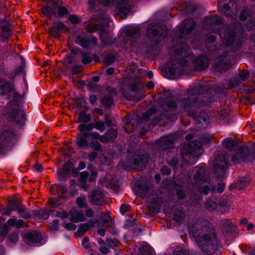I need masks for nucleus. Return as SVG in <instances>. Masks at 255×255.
<instances>
[{
    "instance_id": "nucleus-1",
    "label": "nucleus",
    "mask_w": 255,
    "mask_h": 255,
    "mask_svg": "<svg viewBox=\"0 0 255 255\" xmlns=\"http://www.w3.org/2000/svg\"><path fill=\"white\" fill-rule=\"evenodd\" d=\"M189 230L203 254L211 255L217 250L219 241L215 230L207 221H198L189 227Z\"/></svg>"
},
{
    "instance_id": "nucleus-55",
    "label": "nucleus",
    "mask_w": 255,
    "mask_h": 255,
    "mask_svg": "<svg viewBox=\"0 0 255 255\" xmlns=\"http://www.w3.org/2000/svg\"><path fill=\"white\" fill-rule=\"evenodd\" d=\"M21 206L17 201L12 200L9 201L7 205L8 208L12 211H18Z\"/></svg>"
},
{
    "instance_id": "nucleus-52",
    "label": "nucleus",
    "mask_w": 255,
    "mask_h": 255,
    "mask_svg": "<svg viewBox=\"0 0 255 255\" xmlns=\"http://www.w3.org/2000/svg\"><path fill=\"white\" fill-rule=\"evenodd\" d=\"M241 81L239 76H237V75H235L233 78L231 79L229 81V88H233L238 85H239Z\"/></svg>"
},
{
    "instance_id": "nucleus-64",
    "label": "nucleus",
    "mask_w": 255,
    "mask_h": 255,
    "mask_svg": "<svg viewBox=\"0 0 255 255\" xmlns=\"http://www.w3.org/2000/svg\"><path fill=\"white\" fill-rule=\"evenodd\" d=\"M250 15V11L247 8H244L241 12L240 18L242 21L246 20Z\"/></svg>"
},
{
    "instance_id": "nucleus-30",
    "label": "nucleus",
    "mask_w": 255,
    "mask_h": 255,
    "mask_svg": "<svg viewBox=\"0 0 255 255\" xmlns=\"http://www.w3.org/2000/svg\"><path fill=\"white\" fill-rule=\"evenodd\" d=\"M222 23V18L217 15H214L207 18L204 21V25H209L211 27L219 25Z\"/></svg>"
},
{
    "instance_id": "nucleus-44",
    "label": "nucleus",
    "mask_w": 255,
    "mask_h": 255,
    "mask_svg": "<svg viewBox=\"0 0 255 255\" xmlns=\"http://www.w3.org/2000/svg\"><path fill=\"white\" fill-rule=\"evenodd\" d=\"M11 226H15L17 228H20L25 226V222L22 220H16L14 217L9 219L6 223Z\"/></svg>"
},
{
    "instance_id": "nucleus-35",
    "label": "nucleus",
    "mask_w": 255,
    "mask_h": 255,
    "mask_svg": "<svg viewBox=\"0 0 255 255\" xmlns=\"http://www.w3.org/2000/svg\"><path fill=\"white\" fill-rule=\"evenodd\" d=\"M113 0H89L88 1L89 10L92 11L95 9L96 6L98 3L104 4L105 5H109Z\"/></svg>"
},
{
    "instance_id": "nucleus-15",
    "label": "nucleus",
    "mask_w": 255,
    "mask_h": 255,
    "mask_svg": "<svg viewBox=\"0 0 255 255\" xmlns=\"http://www.w3.org/2000/svg\"><path fill=\"white\" fill-rule=\"evenodd\" d=\"M15 140V134L11 131H5L0 134V152L4 147L12 144Z\"/></svg>"
},
{
    "instance_id": "nucleus-26",
    "label": "nucleus",
    "mask_w": 255,
    "mask_h": 255,
    "mask_svg": "<svg viewBox=\"0 0 255 255\" xmlns=\"http://www.w3.org/2000/svg\"><path fill=\"white\" fill-rule=\"evenodd\" d=\"M10 31V25L7 21H0V35L2 40L4 41L9 37Z\"/></svg>"
},
{
    "instance_id": "nucleus-50",
    "label": "nucleus",
    "mask_w": 255,
    "mask_h": 255,
    "mask_svg": "<svg viewBox=\"0 0 255 255\" xmlns=\"http://www.w3.org/2000/svg\"><path fill=\"white\" fill-rule=\"evenodd\" d=\"M42 13L47 17L56 15V11L50 6H44L42 8Z\"/></svg>"
},
{
    "instance_id": "nucleus-28",
    "label": "nucleus",
    "mask_w": 255,
    "mask_h": 255,
    "mask_svg": "<svg viewBox=\"0 0 255 255\" xmlns=\"http://www.w3.org/2000/svg\"><path fill=\"white\" fill-rule=\"evenodd\" d=\"M97 221H98L97 220H91L89 221L87 223L81 224L79 226V228L77 231V234L79 236H83L85 233L89 230L90 228H91L94 226Z\"/></svg>"
},
{
    "instance_id": "nucleus-51",
    "label": "nucleus",
    "mask_w": 255,
    "mask_h": 255,
    "mask_svg": "<svg viewBox=\"0 0 255 255\" xmlns=\"http://www.w3.org/2000/svg\"><path fill=\"white\" fill-rule=\"evenodd\" d=\"M19 215L22 218L25 219H30L31 218V215L30 213H29L27 209L24 208L22 205L20 206L19 209L17 211Z\"/></svg>"
},
{
    "instance_id": "nucleus-32",
    "label": "nucleus",
    "mask_w": 255,
    "mask_h": 255,
    "mask_svg": "<svg viewBox=\"0 0 255 255\" xmlns=\"http://www.w3.org/2000/svg\"><path fill=\"white\" fill-rule=\"evenodd\" d=\"M183 184L182 183H178L176 180L173 183V188L176 191V195L179 200L185 199L186 195L182 190Z\"/></svg>"
},
{
    "instance_id": "nucleus-31",
    "label": "nucleus",
    "mask_w": 255,
    "mask_h": 255,
    "mask_svg": "<svg viewBox=\"0 0 255 255\" xmlns=\"http://www.w3.org/2000/svg\"><path fill=\"white\" fill-rule=\"evenodd\" d=\"M73 168V165L70 161H67L63 165L61 170L58 171V175L60 177H65L69 175L71 170Z\"/></svg>"
},
{
    "instance_id": "nucleus-27",
    "label": "nucleus",
    "mask_w": 255,
    "mask_h": 255,
    "mask_svg": "<svg viewBox=\"0 0 255 255\" xmlns=\"http://www.w3.org/2000/svg\"><path fill=\"white\" fill-rule=\"evenodd\" d=\"M70 220L72 222L76 223L84 221L86 219L84 213L81 211H78L75 209H72L69 211Z\"/></svg>"
},
{
    "instance_id": "nucleus-56",
    "label": "nucleus",
    "mask_w": 255,
    "mask_h": 255,
    "mask_svg": "<svg viewBox=\"0 0 255 255\" xmlns=\"http://www.w3.org/2000/svg\"><path fill=\"white\" fill-rule=\"evenodd\" d=\"M79 57L81 58L82 62L84 64H87L92 62V58L88 55V54L82 52L80 50Z\"/></svg>"
},
{
    "instance_id": "nucleus-46",
    "label": "nucleus",
    "mask_w": 255,
    "mask_h": 255,
    "mask_svg": "<svg viewBox=\"0 0 255 255\" xmlns=\"http://www.w3.org/2000/svg\"><path fill=\"white\" fill-rule=\"evenodd\" d=\"M204 204L205 208L209 211L215 210L218 206V203L212 200L211 198H208Z\"/></svg>"
},
{
    "instance_id": "nucleus-5",
    "label": "nucleus",
    "mask_w": 255,
    "mask_h": 255,
    "mask_svg": "<svg viewBox=\"0 0 255 255\" xmlns=\"http://www.w3.org/2000/svg\"><path fill=\"white\" fill-rule=\"evenodd\" d=\"M110 18L103 12L99 14H95L92 18L86 23V29L88 31L94 32L99 31L100 38L102 42L104 44H108L111 42L110 38H105V27L107 26L110 22Z\"/></svg>"
},
{
    "instance_id": "nucleus-37",
    "label": "nucleus",
    "mask_w": 255,
    "mask_h": 255,
    "mask_svg": "<svg viewBox=\"0 0 255 255\" xmlns=\"http://www.w3.org/2000/svg\"><path fill=\"white\" fill-rule=\"evenodd\" d=\"M53 214L55 215V212L53 211H45L43 209L39 210H35L33 211V215L35 217H38L41 219H47L48 218L49 215Z\"/></svg>"
},
{
    "instance_id": "nucleus-59",
    "label": "nucleus",
    "mask_w": 255,
    "mask_h": 255,
    "mask_svg": "<svg viewBox=\"0 0 255 255\" xmlns=\"http://www.w3.org/2000/svg\"><path fill=\"white\" fill-rule=\"evenodd\" d=\"M91 120L90 116L84 111H81L79 117V122L87 123Z\"/></svg>"
},
{
    "instance_id": "nucleus-22",
    "label": "nucleus",
    "mask_w": 255,
    "mask_h": 255,
    "mask_svg": "<svg viewBox=\"0 0 255 255\" xmlns=\"http://www.w3.org/2000/svg\"><path fill=\"white\" fill-rule=\"evenodd\" d=\"M67 30L66 26L62 22H54L48 31V33L54 37H57L62 31Z\"/></svg>"
},
{
    "instance_id": "nucleus-38",
    "label": "nucleus",
    "mask_w": 255,
    "mask_h": 255,
    "mask_svg": "<svg viewBox=\"0 0 255 255\" xmlns=\"http://www.w3.org/2000/svg\"><path fill=\"white\" fill-rule=\"evenodd\" d=\"M218 205L220 208L225 209L226 211H228L231 207L232 203L228 197L224 195L219 200Z\"/></svg>"
},
{
    "instance_id": "nucleus-23",
    "label": "nucleus",
    "mask_w": 255,
    "mask_h": 255,
    "mask_svg": "<svg viewBox=\"0 0 255 255\" xmlns=\"http://www.w3.org/2000/svg\"><path fill=\"white\" fill-rule=\"evenodd\" d=\"M131 3L128 0H120L116 6V10L118 13H124L125 16H121L122 19L127 17V14L129 12L131 8Z\"/></svg>"
},
{
    "instance_id": "nucleus-48",
    "label": "nucleus",
    "mask_w": 255,
    "mask_h": 255,
    "mask_svg": "<svg viewBox=\"0 0 255 255\" xmlns=\"http://www.w3.org/2000/svg\"><path fill=\"white\" fill-rule=\"evenodd\" d=\"M249 183V180L246 178H242L235 184V187L239 190H242Z\"/></svg>"
},
{
    "instance_id": "nucleus-57",
    "label": "nucleus",
    "mask_w": 255,
    "mask_h": 255,
    "mask_svg": "<svg viewBox=\"0 0 255 255\" xmlns=\"http://www.w3.org/2000/svg\"><path fill=\"white\" fill-rule=\"evenodd\" d=\"M76 203L77 205L81 208H86L88 207L86 203V198L84 196L77 198L76 199Z\"/></svg>"
},
{
    "instance_id": "nucleus-24",
    "label": "nucleus",
    "mask_w": 255,
    "mask_h": 255,
    "mask_svg": "<svg viewBox=\"0 0 255 255\" xmlns=\"http://www.w3.org/2000/svg\"><path fill=\"white\" fill-rule=\"evenodd\" d=\"M13 90L12 85L3 80L0 79V95L6 96L8 98L11 97V93Z\"/></svg>"
},
{
    "instance_id": "nucleus-20",
    "label": "nucleus",
    "mask_w": 255,
    "mask_h": 255,
    "mask_svg": "<svg viewBox=\"0 0 255 255\" xmlns=\"http://www.w3.org/2000/svg\"><path fill=\"white\" fill-rule=\"evenodd\" d=\"M196 23L191 19H186L181 23L179 31L180 34H187L190 33L195 28Z\"/></svg>"
},
{
    "instance_id": "nucleus-2",
    "label": "nucleus",
    "mask_w": 255,
    "mask_h": 255,
    "mask_svg": "<svg viewBox=\"0 0 255 255\" xmlns=\"http://www.w3.org/2000/svg\"><path fill=\"white\" fill-rule=\"evenodd\" d=\"M205 90L202 84L197 83L187 89V97L179 98L176 101L167 100L165 102V106L169 110L174 111H183L188 117L195 118L197 109L202 105L198 101V95L203 94Z\"/></svg>"
},
{
    "instance_id": "nucleus-53",
    "label": "nucleus",
    "mask_w": 255,
    "mask_h": 255,
    "mask_svg": "<svg viewBox=\"0 0 255 255\" xmlns=\"http://www.w3.org/2000/svg\"><path fill=\"white\" fill-rule=\"evenodd\" d=\"M156 111L155 109L152 108L150 110H148L146 112L143 113L142 115V116L139 120V121L141 122V121H148L149 120V117L151 116L152 114H153Z\"/></svg>"
},
{
    "instance_id": "nucleus-36",
    "label": "nucleus",
    "mask_w": 255,
    "mask_h": 255,
    "mask_svg": "<svg viewBox=\"0 0 255 255\" xmlns=\"http://www.w3.org/2000/svg\"><path fill=\"white\" fill-rule=\"evenodd\" d=\"M89 136L88 132H84L80 133L76 139V143L80 147H84L88 145V141L87 138Z\"/></svg>"
},
{
    "instance_id": "nucleus-40",
    "label": "nucleus",
    "mask_w": 255,
    "mask_h": 255,
    "mask_svg": "<svg viewBox=\"0 0 255 255\" xmlns=\"http://www.w3.org/2000/svg\"><path fill=\"white\" fill-rule=\"evenodd\" d=\"M80 49L73 48L71 50L69 56L67 58V62L69 64H72L76 62V57L79 56Z\"/></svg>"
},
{
    "instance_id": "nucleus-41",
    "label": "nucleus",
    "mask_w": 255,
    "mask_h": 255,
    "mask_svg": "<svg viewBox=\"0 0 255 255\" xmlns=\"http://www.w3.org/2000/svg\"><path fill=\"white\" fill-rule=\"evenodd\" d=\"M148 185H144L143 186H138L137 189L136 191V194L142 198L146 197L149 191Z\"/></svg>"
},
{
    "instance_id": "nucleus-10",
    "label": "nucleus",
    "mask_w": 255,
    "mask_h": 255,
    "mask_svg": "<svg viewBox=\"0 0 255 255\" xmlns=\"http://www.w3.org/2000/svg\"><path fill=\"white\" fill-rule=\"evenodd\" d=\"M219 7L225 15L233 17L238 12V5L235 0H219Z\"/></svg>"
},
{
    "instance_id": "nucleus-16",
    "label": "nucleus",
    "mask_w": 255,
    "mask_h": 255,
    "mask_svg": "<svg viewBox=\"0 0 255 255\" xmlns=\"http://www.w3.org/2000/svg\"><path fill=\"white\" fill-rule=\"evenodd\" d=\"M175 138L173 135H169L160 137L157 141L158 149L161 150H165L173 147Z\"/></svg>"
},
{
    "instance_id": "nucleus-6",
    "label": "nucleus",
    "mask_w": 255,
    "mask_h": 255,
    "mask_svg": "<svg viewBox=\"0 0 255 255\" xmlns=\"http://www.w3.org/2000/svg\"><path fill=\"white\" fill-rule=\"evenodd\" d=\"M142 89V84L139 75L133 73H129L126 78L122 87L124 95L130 100H139L140 99V91Z\"/></svg>"
},
{
    "instance_id": "nucleus-29",
    "label": "nucleus",
    "mask_w": 255,
    "mask_h": 255,
    "mask_svg": "<svg viewBox=\"0 0 255 255\" xmlns=\"http://www.w3.org/2000/svg\"><path fill=\"white\" fill-rule=\"evenodd\" d=\"M123 121L125 122V126H124L125 130L126 132L130 133L132 132L137 126L138 124V119H129L125 117Z\"/></svg>"
},
{
    "instance_id": "nucleus-4",
    "label": "nucleus",
    "mask_w": 255,
    "mask_h": 255,
    "mask_svg": "<svg viewBox=\"0 0 255 255\" xmlns=\"http://www.w3.org/2000/svg\"><path fill=\"white\" fill-rule=\"evenodd\" d=\"M189 46L181 38L179 43L174 48V51L177 57L176 59L172 60L165 66V71L169 74V78L173 79L182 73L183 67H188L190 65L189 60L185 58L189 57L190 54Z\"/></svg>"
},
{
    "instance_id": "nucleus-12",
    "label": "nucleus",
    "mask_w": 255,
    "mask_h": 255,
    "mask_svg": "<svg viewBox=\"0 0 255 255\" xmlns=\"http://www.w3.org/2000/svg\"><path fill=\"white\" fill-rule=\"evenodd\" d=\"M124 30L126 35L123 38V41L130 46L136 43L140 37V31L138 27L131 26L126 28Z\"/></svg>"
},
{
    "instance_id": "nucleus-21",
    "label": "nucleus",
    "mask_w": 255,
    "mask_h": 255,
    "mask_svg": "<svg viewBox=\"0 0 255 255\" xmlns=\"http://www.w3.org/2000/svg\"><path fill=\"white\" fill-rule=\"evenodd\" d=\"M193 172H194L193 178L195 181L194 183L199 181L205 182L206 181L205 167L204 165L194 167L193 169Z\"/></svg>"
},
{
    "instance_id": "nucleus-9",
    "label": "nucleus",
    "mask_w": 255,
    "mask_h": 255,
    "mask_svg": "<svg viewBox=\"0 0 255 255\" xmlns=\"http://www.w3.org/2000/svg\"><path fill=\"white\" fill-rule=\"evenodd\" d=\"M146 34L151 41L157 43L166 37L167 29L165 25L153 22L148 25Z\"/></svg>"
},
{
    "instance_id": "nucleus-13",
    "label": "nucleus",
    "mask_w": 255,
    "mask_h": 255,
    "mask_svg": "<svg viewBox=\"0 0 255 255\" xmlns=\"http://www.w3.org/2000/svg\"><path fill=\"white\" fill-rule=\"evenodd\" d=\"M89 201L92 205L102 206L105 204L104 194L100 189L92 190L88 196Z\"/></svg>"
},
{
    "instance_id": "nucleus-60",
    "label": "nucleus",
    "mask_w": 255,
    "mask_h": 255,
    "mask_svg": "<svg viewBox=\"0 0 255 255\" xmlns=\"http://www.w3.org/2000/svg\"><path fill=\"white\" fill-rule=\"evenodd\" d=\"M167 163L172 167L174 170H175L177 168V165L179 162L177 157H174L172 158L167 159Z\"/></svg>"
},
{
    "instance_id": "nucleus-14",
    "label": "nucleus",
    "mask_w": 255,
    "mask_h": 255,
    "mask_svg": "<svg viewBox=\"0 0 255 255\" xmlns=\"http://www.w3.org/2000/svg\"><path fill=\"white\" fill-rule=\"evenodd\" d=\"M11 110V111L9 114L10 121L14 122L18 127L23 126L26 120L25 114L19 108H12Z\"/></svg>"
},
{
    "instance_id": "nucleus-3",
    "label": "nucleus",
    "mask_w": 255,
    "mask_h": 255,
    "mask_svg": "<svg viewBox=\"0 0 255 255\" xmlns=\"http://www.w3.org/2000/svg\"><path fill=\"white\" fill-rule=\"evenodd\" d=\"M223 43L226 45V49L219 53L213 65L217 71L219 72L226 71L231 67V63L229 57V52H236L241 44L237 41L236 34L234 29L229 27L227 28L223 38Z\"/></svg>"
},
{
    "instance_id": "nucleus-34",
    "label": "nucleus",
    "mask_w": 255,
    "mask_h": 255,
    "mask_svg": "<svg viewBox=\"0 0 255 255\" xmlns=\"http://www.w3.org/2000/svg\"><path fill=\"white\" fill-rule=\"evenodd\" d=\"M11 96H12V100L10 102L8 106L10 109L18 108L19 106V103L21 99V96L16 93L14 90H12V92L11 93Z\"/></svg>"
},
{
    "instance_id": "nucleus-8",
    "label": "nucleus",
    "mask_w": 255,
    "mask_h": 255,
    "mask_svg": "<svg viewBox=\"0 0 255 255\" xmlns=\"http://www.w3.org/2000/svg\"><path fill=\"white\" fill-rule=\"evenodd\" d=\"M224 144L230 151H234L238 148L236 153L231 157V160L235 164L247 161L250 156L251 151L246 144L239 145L238 143L232 138H226Z\"/></svg>"
},
{
    "instance_id": "nucleus-58",
    "label": "nucleus",
    "mask_w": 255,
    "mask_h": 255,
    "mask_svg": "<svg viewBox=\"0 0 255 255\" xmlns=\"http://www.w3.org/2000/svg\"><path fill=\"white\" fill-rule=\"evenodd\" d=\"M115 60V57L112 54H108L104 57V62L107 66L112 64Z\"/></svg>"
},
{
    "instance_id": "nucleus-19",
    "label": "nucleus",
    "mask_w": 255,
    "mask_h": 255,
    "mask_svg": "<svg viewBox=\"0 0 255 255\" xmlns=\"http://www.w3.org/2000/svg\"><path fill=\"white\" fill-rule=\"evenodd\" d=\"M209 58L204 56H201L194 61V67L196 71H202L207 68L210 64Z\"/></svg>"
},
{
    "instance_id": "nucleus-18",
    "label": "nucleus",
    "mask_w": 255,
    "mask_h": 255,
    "mask_svg": "<svg viewBox=\"0 0 255 255\" xmlns=\"http://www.w3.org/2000/svg\"><path fill=\"white\" fill-rule=\"evenodd\" d=\"M42 237L41 233L37 231H31L26 233L23 235V240L27 245L39 244L41 242Z\"/></svg>"
},
{
    "instance_id": "nucleus-54",
    "label": "nucleus",
    "mask_w": 255,
    "mask_h": 255,
    "mask_svg": "<svg viewBox=\"0 0 255 255\" xmlns=\"http://www.w3.org/2000/svg\"><path fill=\"white\" fill-rule=\"evenodd\" d=\"M216 41V37L214 35H209L207 36L206 40V46L209 51H215V49L211 47L210 44Z\"/></svg>"
},
{
    "instance_id": "nucleus-63",
    "label": "nucleus",
    "mask_w": 255,
    "mask_h": 255,
    "mask_svg": "<svg viewBox=\"0 0 255 255\" xmlns=\"http://www.w3.org/2000/svg\"><path fill=\"white\" fill-rule=\"evenodd\" d=\"M224 229L226 231H230L232 228V223L230 220L224 219L222 221Z\"/></svg>"
},
{
    "instance_id": "nucleus-62",
    "label": "nucleus",
    "mask_w": 255,
    "mask_h": 255,
    "mask_svg": "<svg viewBox=\"0 0 255 255\" xmlns=\"http://www.w3.org/2000/svg\"><path fill=\"white\" fill-rule=\"evenodd\" d=\"M86 103L85 99L84 97H78L75 99V104L76 105L77 107L79 109H81L84 107V104Z\"/></svg>"
},
{
    "instance_id": "nucleus-43",
    "label": "nucleus",
    "mask_w": 255,
    "mask_h": 255,
    "mask_svg": "<svg viewBox=\"0 0 255 255\" xmlns=\"http://www.w3.org/2000/svg\"><path fill=\"white\" fill-rule=\"evenodd\" d=\"M101 101L104 106L109 108L114 104V97L109 95H105L101 98Z\"/></svg>"
},
{
    "instance_id": "nucleus-39",
    "label": "nucleus",
    "mask_w": 255,
    "mask_h": 255,
    "mask_svg": "<svg viewBox=\"0 0 255 255\" xmlns=\"http://www.w3.org/2000/svg\"><path fill=\"white\" fill-rule=\"evenodd\" d=\"M147 162L148 158L145 155L136 156L133 158V163L136 166H144Z\"/></svg>"
},
{
    "instance_id": "nucleus-25",
    "label": "nucleus",
    "mask_w": 255,
    "mask_h": 255,
    "mask_svg": "<svg viewBox=\"0 0 255 255\" xmlns=\"http://www.w3.org/2000/svg\"><path fill=\"white\" fill-rule=\"evenodd\" d=\"M118 131L114 128H110L101 136L100 140L103 143L113 142L117 137Z\"/></svg>"
},
{
    "instance_id": "nucleus-61",
    "label": "nucleus",
    "mask_w": 255,
    "mask_h": 255,
    "mask_svg": "<svg viewBox=\"0 0 255 255\" xmlns=\"http://www.w3.org/2000/svg\"><path fill=\"white\" fill-rule=\"evenodd\" d=\"M198 8V6L195 5L193 4H188L186 5L185 7V12L187 15H190L193 11H194L196 9H197Z\"/></svg>"
},
{
    "instance_id": "nucleus-45",
    "label": "nucleus",
    "mask_w": 255,
    "mask_h": 255,
    "mask_svg": "<svg viewBox=\"0 0 255 255\" xmlns=\"http://www.w3.org/2000/svg\"><path fill=\"white\" fill-rule=\"evenodd\" d=\"M216 190V186L212 184L209 185H204L200 187L199 191L201 193L207 194L209 192H214Z\"/></svg>"
},
{
    "instance_id": "nucleus-11",
    "label": "nucleus",
    "mask_w": 255,
    "mask_h": 255,
    "mask_svg": "<svg viewBox=\"0 0 255 255\" xmlns=\"http://www.w3.org/2000/svg\"><path fill=\"white\" fill-rule=\"evenodd\" d=\"M227 156L228 155L226 152L221 153L215 158L214 168L215 176L220 179L223 178L225 174V168L227 165Z\"/></svg>"
},
{
    "instance_id": "nucleus-7",
    "label": "nucleus",
    "mask_w": 255,
    "mask_h": 255,
    "mask_svg": "<svg viewBox=\"0 0 255 255\" xmlns=\"http://www.w3.org/2000/svg\"><path fill=\"white\" fill-rule=\"evenodd\" d=\"M201 141L195 140L188 144H185L181 148L180 153L184 160L186 162H189L191 157H195L199 156L202 153V142L209 143L211 141V138L208 135H203L200 137Z\"/></svg>"
},
{
    "instance_id": "nucleus-17",
    "label": "nucleus",
    "mask_w": 255,
    "mask_h": 255,
    "mask_svg": "<svg viewBox=\"0 0 255 255\" xmlns=\"http://www.w3.org/2000/svg\"><path fill=\"white\" fill-rule=\"evenodd\" d=\"M198 95V101L200 103H201L202 105H200V107L197 109L196 111V116L194 118L193 117H191L195 121L196 124H198L201 123V120H202L203 122L207 123L208 122L209 117L207 114L205 112V111L201 110L198 112V110L199 109L205 105H208L209 102L206 101L205 100H201L199 98V96Z\"/></svg>"
},
{
    "instance_id": "nucleus-42",
    "label": "nucleus",
    "mask_w": 255,
    "mask_h": 255,
    "mask_svg": "<svg viewBox=\"0 0 255 255\" xmlns=\"http://www.w3.org/2000/svg\"><path fill=\"white\" fill-rule=\"evenodd\" d=\"M75 42L84 48L88 47L91 43V39L88 38L78 35L76 40Z\"/></svg>"
},
{
    "instance_id": "nucleus-33",
    "label": "nucleus",
    "mask_w": 255,
    "mask_h": 255,
    "mask_svg": "<svg viewBox=\"0 0 255 255\" xmlns=\"http://www.w3.org/2000/svg\"><path fill=\"white\" fill-rule=\"evenodd\" d=\"M62 1L59 0H57V2L53 1L52 4H51L53 8L58 9V13L61 17L68 13V9L65 7L62 6Z\"/></svg>"
},
{
    "instance_id": "nucleus-49",
    "label": "nucleus",
    "mask_w": 255,
    "mask_h": 255,
    "mask_svg": "<svg viewBox=\"0 0 255 255\" xmlns=\"http://www.w3.org/2000/svg\"><path fill=\"white\" fill-rule=\"evenodd\" d=\"M139 252L141 255H152L153 250L150 246L146 245L139 249Z\"/></svg>"
},
{
    "instance_id": "nucleus-47",
    "label": "nucleus",
    "mask_w": 255,
    "mask_h": 255,
    "mask_svg": "<svg viewBox=\"0 0 255 255\" xmlns=\"http://www.w3.org/2000/svg\"><path fill=\"white\" fill-rule=\"evenodd\" d=\"M185 212L182 209L177 210L174 214V219L177 222H181L184 219Z\"/></svg>"
}]
</instances>
